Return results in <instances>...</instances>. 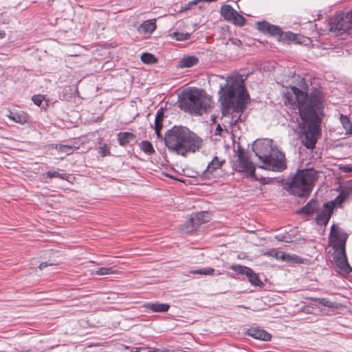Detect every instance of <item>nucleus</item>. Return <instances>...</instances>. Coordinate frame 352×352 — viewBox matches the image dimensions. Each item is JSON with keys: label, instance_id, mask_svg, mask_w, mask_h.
Masks as SVG:
<instances>
[{"label": "nucleus", "instance_id": "4", "mask_svg": "<svg viewBox=\"0 0 352 352\" xmlns=\"http://www.w3.org/2000/svg\"><path fill=\"white\" fill-rule=\"evenodd\" d=\"M252 149L262 162L260 168L278 172L286 168L284 153L273 146L272 140H256Z\"/></svg>", "mask_w": 352, "mask_h": 352}, {"label": "nucleus", "instance_id": "8", "mask_svg": "<svg viewBox=\"0 0 352 352\" xmlns=\"http://www.w3.org/2000/svg\"><path fill=\"white\" fill-rule=\"evenodd\" d=\"M211 219L210 213L206 211L192 214L191 217L182 226L183 232L190 233L200 225L208 222Z\"/></svg>", "mask_w": 352, "mask_h": 352}, {"label": "nucleus", "instance_id": "29", "mask_svg": "<svg viewBox=\"0 0 352 352\" xmlns=\"http://www.w3.org/2000/svg\"><path fill=\"white\" fill-rule=\"evenodd\" d=\"M190 273L193 274L213 275L214 270L211 267H206L200 270H190Z\"/></svg>", "mask_w": 352, "mask_h": 352}, {"label": "nucleus", "instance_id": "7", "mask_svg": "<svg viewBox=\"0 0 352 352\" xmlns=\"http://www.w3.org/2000/svg\"><path fill=\"white\" fill-rule=\"evenodd\" d=\"M352 23V10L347 13H338L330 22V30L336 35H341L348 31Z\"/></svg>", "mask_w": 352, "mask_h": 352}, {"label": "nucleus", "instance_id": "5", "mask_svg": "<svg viewBox=\"0 0 352 352\" xmlns=\"http://www.w3.org/2000/svg\"><path fill=\"white\" fill-rule=\"evenodd\" d=\"M211 102L202 89H190L179 101L181 109L197 115H201L211 108Z\"/></svg>", "mask_w": 352, "mask_h": 352}, {"label": "nucleus", "instance_id": "15", "mask_svg": "<svg viewBox=\"0 0 352 352\" xmlns=\"http://www.w3.org/2000/svg\"><path fill=\"white\" fill-rule=\"evenodd\" d=\"M8 118L16 123L24 124L28 122L29 116L23 111L16 110L14 111H10Z\"/></svg>", "mask_w": 352, "mask_h": 352}, {"label": "nucleus", "instance_id": "26", "mask_svg": "<svg viewBox=\"0 0 352 352\" xmlns=\"http://www.w3.org/2000/svg\"><path fill=\"white\" fill-rule=\"evenodd\" d=\"M56 148L62 153H65L67 155L72 154L76 149H77V147L69 146V145H64V144H56Z\"/></svg>", "mask_w": 352, "mask_h": 352}, {"label": "nucleus", "instance_id": "9", "mask_svg": "<svg viewBox=\"0 0 352 352\" xmlns=\"http://www.w3.org/2000/svg\"><path fill=\"white\" fill-rule=\"evenodd\" d=\"M235 170L243 173L247 177H253L254 176V164L250 161L248 157L241 150L238 151V160L235 164Z\"/></svg>", "mask_w": 352, "mask_h": 352}, {"label": "nucleus", "instance_id": "24", "mask_svg": "<svg viewBox=\"0 0 352 352\" xmlns=\"http://www.w3.org/2000/svg\"><path fill=\"white\" fill-rule=\"evenodd\" d=\"M245 276L248 277L249 282L252 285L261 287L263 285L258 274H256L251 268L249 269Z\"/></svg>", "mask_w": 352, "mask_h": 352}, {"label": "nucleus", "instance_id": "30", "mask_svg": "<svg viewBox=\"0 0 352 352\" xmlns=\"http://www.w3.org/2000/svg\"><path fill=\"white\" fill-rule=\"evenodd\" d=\"M313 300L317 302L318 304L323 305L326 307L333 308L335 307V303L330 301L329 300L321 298H314Z\"/></svg>", "mask_w": 352, "mask_h": 352}, {"label": "nucleus", "instance_id": "25", "mask_svg": "<svg viewBox=\"0 0 352 352\" xmlns=\"http://www.w3.org/2000/svg\"><path fill=\"white\" fill-rule=\"evenodd\" d=\"M140 147L147 155H152L155 153L152 144L148 140L142 141Z\"/></svg>", "mask_w": 352, "mask_h": 352}, {"label": "nucleus", "instance_id": "3", "mask_svg": "<svg viewBox=\"0 0 352 352\" xmlns=\"http://www.w3.org/2000/svg\"><path fill=\"white\" fill-rule=\"evenodd\" d=\"M165 144L170 151L185 156L188 153L198 151L202 140L185 126H174L168 130L164 138Z\"/></svg>", "mask_w": 352, "mask_h": 352}, {"label": "nucleus", "instance_id": "13", "mask_svg": "<svg viewBox=\"0 0 352 352\" xmlns=\"http://www.w3.org/2000/svg\"><path fill=\"white\" fill-rule=\"evenodd\" d=\"M334 259L338 267L345 274H349L352 269L347 261L346 251H337Z\"/></svg>", "mask_w": 352, "mask_h": 352}, {"label": "nucleus", "instance_id": "44", "mask_svg": "<svg viewBox=\"0 0 352 352\" xmlns=\"http://www.w3.org/2000/svg\"><path fill=\"white\" fill-rule=\"evenodd\" d=\"M275 239L276 240H278V241H286L284 236H283L281 234L276 235Z\"/></svg>", "mask_w": 352, "mask_h": 352}, {"label": "nucleus", "instance_id": "12", "mask_svg": "<svg viewBox=\"0 0 352 352\" xmlns=\"http://www.w3.org/2000/svg\"><path fill=\"white\" fill-rule=\"evenodd\" d=\"M333 211L332 202H327L323 205L322 210L317 214L315 221L318 225L326 226L331 217Z\"/></svg>", "mask_w": 352, "mask_h": 352}, {"label": "nucleus", "instance_id": "18", "mask_svg": "<svg viewBox=\"0 0 352 352\" xmlns=\"http://www.w3.org/2000/svg\"><path fill=\"white\" fill-rule=\"evenodd\" d=\"M319 203L315 199H311L305 206L302 207L298 212L306 215H311L318 211Z\"/></svg>", "mask_w": 352, "mask_h": 352}, {"label": "nucleus", "instance_id": "27", "mask_svg": "<svg viewBox=\"0 0 352 352\" xmlns=\"http://www.w3.org/2000/svg\"><path fill=\"white\" fill-rule=\"evenodd\" d=\"M141 60L146 64H153L157 62V58L152 54L144 53L141 56Z\"/></svg>", "mask_w": 352, "mask_h": 352}, {"label": "nucleus", "instance_id": "32", "mask_svg": "<svg viewBox=\"0 0 352 352\" xmlns=\"http://www.w3.org/2000/svg\"><path fill=\"white\" fill-rule=\"evenodd\" d=\"M116 271L113 270V267H100L99 268L96 272V274L99 276H104V275H108V274H115Z\"/></svg>", "mask_w": 352, "mask_h": 352}, {"label": "nucleus", "instance_id": "10", "mask_svg": "<svg viewBox=\"0 0 352 352\" xmlns=\"http://www.w3.org/2000/svg\"><path fill=\"white\" fill-rule=\"evenodd\" d=\"M348 234L339 228H336L333 225L330 232V242L335 252L344 251Z\"/></svg>", "mask_w": 352, "mask_h": 352}, {"label": "nucleus", "instance_id": "20", "mask_svg": "<svg viewBox=\"0 0 352 352\" xmlns=\"http://www.w3.org/2000/svg\"><path fill=\"white\" fill-rule=\"evenodd\" d=\"M199 58L195 56H185L178 63V67L180 68H189L194 65H197Z\"/></svg>", "mask_w": 352, "mask_h": 352}, {"label": "nucleus", "instance_id": "28", "mask_svg": "<svg viewBox=\"0 0 352 352\" xmlns=\"http://www.w3.org/2000/svg\"><path fill=\"white\" fill-rule=\"evenodd\" d=\"M346 199L352 194V182H347L342 187L340 192Z\"/></svg>", "mask_w": 352, "mask_h": 352}, {"label": "nucleus", "instance_id": "53", "mask_svg": "<svg viewBox=\"0 0 352 352\" xmlns=\"http://www.w3.org/2000/svg\"><path fill=\"white\" fill-rule=\"evenodd\" d=\"M234 44H238V43H241V41L239 40H237V42L236 43H234Z\"/></svg>", "mask_w": 352, "mask_h": 352}, {"label": "nucleus", "instance_id": "22", "mask_svg": "<svg viewBox=\"0 0 352 352\" xmlns=\"http://www.w3.org/2000/svg\"><path fill=\"white\" fill-rule=\"evenodd\" d=\"M135 135L130 132H120L118 133V141L120 146H124L131 141L135 140Z\"/></svg>", "mask_w": 352, "mask_h": 352}, {"label": "nucleus", "instance_id": "41", "mask_svg": "<svg viewBox=\"0 0 352 352\" xmlns=\"http://www.w3.org/2000/svg\"><path fill=\"white\" fill-rule=\"evenodd\" d=\"M340 168L342 173H348L352 172V166L351 165L342 166Z\"/></svg>", "mask_w": 352, "mask_h": 352}, {"label": "nucleus", "instance_id": "21", "mask_svg": "<svg viewBox=\"0 0 352 352\" xmlns=\"http://www.w3.org/2000/svg\"><path fill=\"white\" fill-rule=\"evenodd\" d=\"M156 28L155 20H146L138 28V31L144 34H151Z\"/></svg>", "mask_w": 352, "mask_h": 352}, {"label": "nucleus", "instance_id": "35", "mask_svg": "<svg viewBox=\"0 0 352 352\" xmlns=\"http://www.w3.org/2000/svg\"><path fill=\"white\" fill-rule=\"evenodd\" d=\"M174 38L177 41H186L190 38V34L188 33L175 32Z\"/></svg>", "mask_w": 352, "mask_h": 352}, {"label": "nucleus", "instance_id": "31", "mask_svg": "<svg viewBox=\"0 0 352 352\" xmlns=\"http://www.w3.org/2000/svg\"><path fill=\"white\" fill-rule=\"evenodd\" d=\"M230 269L238 274L245 275L250 267L240 265H231Z\"/></svg>", "mask_w": 352, "mask_h": 352}, {"label": "nucleus", "instance_id": "49", "mask_svg": "<svg viewBox=\"0 0 352 352\" xmlns=\"http://www.w3.org/2000/svg\"><path fill=\"white\" fill-rule=\"evenodd\" d=\"M346 133L347 134H352V123L351 124L350 126L349 127Z\"/></svg>", "mask_w": 352, "mask_h": 352}, {"label": "nucleus", "instance_id": "48", "mask_svg": "<svg viewBox=\"0 0 352 352\" xmlns=\"http://www.w3.org/2000/svg\"><path fill=\"white\" fill-rule=\"evenodd\" d=\"M156 116H160V117L162 118H163V116H164V113H163V109H160L157 115Z\"/></svg>", "mask_w": 352, "mask_h": 352}, {"label": "nucleus", "instance_id": "45", "mask_svg": "<svg viewBox=\"0 0 352 352\" xmlns=\"http://www.w3.org/2000/svg\"><path fill=\"white\" fill-rule=\"evenodd\" d=\"M302 310L307 314L312 312V309L310 307H305Z\"/></svg>", "mask_w": 352, "mask_h": 352}, {"label": "nucleus", "instance_id": "40", "mask_svg": "<svg viewBox=\"0 0 352 352\" xmlns=\"http://www.w3.org/2000/svg\"><path fill=\"white\" fill-rule=\"evenodd\" d=\"M199 1H200V0H193L188 2L182 10H188L190 9L192 6L197 5Z\"/></svg>", "mask_w": 352, "mask_h": 352}, {"label": "nucleus", "instance_id": "37", "mask_svg": "<svg viewBox=\"0 0 352 352\" xmlns=\"http://www.w3.org/2000/svg\"><path fill=\"white\" fill-rule=\"evenodd\" d=\"M346 200V198L344 197L340 193L335 198L334 200L330 201L329 202H332L333 204V208L336 205L341 206L342 204Z\"/></svg>", "mask_w": 352, "mask_h": 352}, {"label": "nucleus", "instance_id": "34", "mask_svg": "<svg viewBox=\"0 0 352 352\" xmlns=\"http://www.w3.org/2000/svg\"><path fill=\"white\" fill-rule=\"evenodd\" d=\"M46 174L49 178L60 177L63 179H65L67 178L66 174H60L57 171L49 170L47 172Z\"/></svg>", "mask_w": 352, "mask_h": 352}, {"label": "nucleus", "instance_id": "19", "mask_svg": "<svg viewBox=\"0 0 352 352\" xmlns=\"http://www.w3.org/2000/svg\"><path fill=\"white\" fill-rule=\"evenodd\" d=\"M274 258L286 262L300 263L301 258L295 254L285 253L282 251L277 250L275 253Z\"/></svg>", "mask_w": 352, "mask_h": 352}, {"label": "nucleus", "instance_id": "46", "mask_svg": "<svg viewBox=\"0 0 352 352\" xmlns=\"http://www.w3.org/2000/svg\"><path fill=\"white\" fill-rule=\"evenodd\" d=\"M162 120H163V118L160 117V116H156L155 120V123L162 122Z\"/></svg>", "mask_w": 352, "mask_h": 352}, {"label": "nucleus", "instance_id": "39", "mask_svg": "<svg viewBox=\"0 0 352 352\" xmlns=\"http://www.w3.org/2000/svg\"><path fill=\"white\" fill-rule=\"evenodd\" d=\"M162 128V122L155 123V131L158 138L161 137L160 131Z\"/></svg>", "mask_w": 352, "mask_h": 352}, {"label": "nucleus", "instance_id": "14", "mask_svg": "<svg viewBox=\"0 0 352 352\" xmlns=\"http://www.w3.org/2000/svg\"><path fill=\"white\" fill-rule=\"evenodd\" d=\"M225 160H220L217 157H214L212 160L208 164V166L204 172V177L206 178H210L212 173L220 168Z\"/></svg>", "mask_w": 352, "mask_h": 352}, {"label": "nucleus", "instance_id": "6", "mask_svg": "<svg viewBox=\"0 0 352 352\" xmlns=\"http://www.w3.org/2000/svg\"><path fill=\"white\" fill-rule=\"evenodd\" d=\"M317 178V172L313 169L300 170L289 182L286 183L285 188L290 193L303 197L311 192V185Z\"/></svg>", "mask_w": 352, "mask_h": 352}, {"label": "nucleus", "instance_id": "36", "mask_svg": "<svg viewBox=\"0 0 352 352\" xmlns=\"http://www.w3.org/2000/svg\"><path fill=\"white\" fill-rule=\"evenodd\" d=\"M340 121L342 122V124L344 129L346 131L351 124L349 118L347 116L341 115Z\"/></svg>", "mask_w": 352, "mask_h": 352}, {"label": "nucleus", "instance_id": "52", "mask_svg": "<svg viewBox=\"0 0 352 352\" xmlns=\"http://www.w3.org/2000/svg\"><path fill=\"white\" fill-rule=\"evenodd\" d=\"M217 0H200V1H206V2H213L216 1Z\"/></svg>", "mask_w": 352, "mask_h": 352}, {"label": "nucleus", "instance_id": "50", "mask_svg": "<svg viewBox=\"0 0 352 352\" xmlns=\"http://www.w3.org/2000/svg\"><path fill=\"white\" fill-rule=\"evenodd\" d=\"M5 35H6V34L4 32L0 31V38H4Z\"/></svg>", "mask_w": 352, "mask_h": 352}, {"label": "nucleus", "instance_id": "33", "mask_svg": "<svg viewBox=\"0 0 352 352\" xmlns=\"http://www.w3.org/2000/svg\"><path fill=\"white\" fill-rule=\"evenodd\" d=\"M98 153L102 157H105L110 155V149L107 144H103L98 148Z\"/></svg>", "mask_w": 352, "mask_h": 352}, {"label": "nucleus", "instance_id": "1", "mask_svg": "<svg viewBox=\"0 0 352 352\" xmlns=\"http://www.w3.org/2000/svg\"><path fill=\"white\" fill-rule=\"evenodd\" d=\"M303 89L305 90L292 87L291 91L285 95V103L291 104L294 109H298L302 121L300 128L304 139L302 142L307 148H313L319 134L318 114L323 108L322 93L320 89L314 88L309 94L305 91L307 87Z\"/></svg>", "mask_w": 352, "mask_h": 352}, {"label": "nucleus", "instance_id": "16", "mask_svg": "<svg viewBox=\"0 0 352 352\" xmlns=\"http://www.w3.org/2000/svg\"><path fill=\"white\" fill-rule=\"evenodd\" d=\"M248 334L257 340L268 341L271 340V335L263 329L258 328H250L248 331Z\"/></svg>", "mask_w": 352, "mask_h": 352}, {"label": "nucleus", "instance_id": "2", "mask_svg": "<svg viewBox=\"0 0 352 352\" xmlns=\"http://www.w3.org/2000/svg\"><path fill=\"white\" fill-rule=\"evenodd\" d=\"M219 102L223 116L230 118V126L239 128L237 123L244 120L243 113L250 102V96L244 86L242 76H230L224 86L219 90Z\"/></svg>", "mask_w": 352, "mask_h": 352}, {"label": "nucleus", "instance_id": "38", "mask_svg": "<svg viewBox=\"0 0 352 352\" xmlns=\"http://www.w3.org/2000/svg\"><path fill=\"white\" fill-rule=\"evenodd\" d=\"M44 97L42 95H34L32 97V100L37 106H41Z\"/></svg>", "mask_w": 352, "mask_h": 352}, {"label": "nucleus", "instance_id": "11", "mask_svg": "<svg viewBox=\"0 0 352 352\" xmlns=\"http://www.w3.org/2000/svg\"><path fill=\"white\" fill-rule=\"evenodd\" d=\"M221 14L225 20L232 22L235 25L243 26L245 23V19L233 9L230 5H223L221 8Z\"/></svg>", "mask_w": 352, "mask_h": 352}, {"label": "nucleus", "instance_id": "23", "mask_svg": "<svg viewBox=\"0 0 352 352\" xmlns=\"http://www.w3.org/2000/svg\"><path fill=\"white\" fill-rule=\"evenodd\" d=\"M146 307L153 312H166L168 310L170 306L166 303H148Z\"/></svg>", "mask_w": 352, "mask_h": 352}, {"label": "nucleus", "instance_id": "42", "mask_svg": "<svg viewBox=\"0 0 352 352\" xmlns=\"http://www.w3.org/2000/svg\"><path fill=\"white\" fill-rule=\"evenodd\" d=\"M52 265H54V263H50L49 261H45V262H43L41 263L39 266H38V268L42 270H43L45 267H47L48 266H52Z\"/></svg>", "mask_w": 352, "mask_h": 352}, {"label": "nucleus", "instance_id": "47", "mask_svg": "<svg viewBox=\"0 0 352 352\" xmlns=\"http://www.w3.org/2000/svg\"><path fill=\"white\" fill-rule=\"evenodd\" d=\"M287 36H288L289 40H294V37H295V34H294L292 33H288Z\"/></svg>", "mask_w": 352, "mask_h": 352}, {"label": "nucleus", "instance_id": "51", "mask_svg": "<svg viewBox=\"0 0 352 352\" xmlns=\"http://www.w3.org/2000/svg\"><path fill=\"white\" fill-rule=\"evenodd\" d=\"M219 130H221V126L219 124H218V126H217V129H216V134H218L217 131H219Z\"/></svg>", "mask_w": 352, "mask_h": 352}, {"label": "nucleus", "instance_id": "43", "mask_svg": "<svg viewBox=\"0 0 352 352\" xmlns=\"http://www.w3.org/2000/svg\"><path fill=\"white\" fill-rule=\"evenodd\" d=\"M276 251H277V250H276V249H272V250H270L267 252H266L264 254L274 257V255H275V253L276 252Z\"/></svg>", "mask_w": 352, "mask_h": 352}, {"label": "nucleus", "instance_id": "17", "mask_svg": "<svg viewBox=\"0 0 352 352\" xmlns=\"http://www.w3.org/2000/svg\"><path fill=\"white\" fill-rule=\"evenodd\" d=\"M258 29L272 36H280L282 34V30L278 26L271 25L266 22L258 23Z\"/></svg>", "mask_w": 352, "mask_h": 352}]
</instances>
